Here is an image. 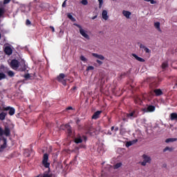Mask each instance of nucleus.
I'll return each instance as SVG.
<instances>
[{
    "mask_svg": "<svg viewBox=\"0 0 177 177\" xmlns=\"http://www.w3.org/2000/svg\"><path fill=\"white\" fill-rule=\"evenodd\" d=\"M49 157L48 156V154L45 153L44 155V158H43V165H44L45 168H49V162H48V160Z\"/></svg>",
    "mask_w": 177,
    "mask_h": 177,
    "instance_id": "nucleus-7",
    "label": "nucleus"
},
{
    "mask_svg": "<svg viewBox=\"0 0 177 177\" xmlns=\"http://www.w3.org/2000/svg\"><path fill=\"white\" fill-rule=\"evenodd\" d=\"M133 56L138 62H145V59H143V58H141L140 57H138V55H136V54H133Z\"/></svg>",
    "mask_w": 177,
    "mask_h": 177,
    "instance_id": "nucleus-19",
    "label": "nucleus"
},
{
    "mask_svg": "<svg viewBox=\"0 0 177 177\" xmlns=\"http://www.w3.org/2000/svg\"><path fill=\"white\" fill-rule=\"evenodd\" d=\"M7 74H8V75H9V77L15 76V73H13V71H7Z\"/></svg>",
    "mask_w": 177,
    "mask_h": 177,
    "instance_id": "nucleus-27",
    "label": "nucleus"
},
{
    "mask_svg": "<svg viewBox=\"0 0 177 177\" xmlns=\"http://www.w3.org/2000/svg\"><path fill=\"white\" fill-rule=\"evenodd\" d=\"M96 62H97L98 64H103V62H102L101 60H99V59H97V60H96Z\"/></svg>",
    "mask_w": 177,
    "mask_h": 177,
    "instance_id": "nucleus-41",
    "label": "nucleus"
},
{
    "mask_svg": "<svg viewBox=\"0 0 177 177\" xmlns=\"http://www.w3.org/2000/svg\"><path fill=\"white\" fill-rule=\"evenodd\" d=\"M50 28H51L53 32H55V28L53 26H50Z\"/></svg>",
    "mask_w": 177,
    "mask_h": 177,
    "instance_id": "nucleus-45",
    "label": "nucleus"
},
{
    "mask_svg": "<svg viewBox=\"0 0 177 177\" xmlns=\"http://www.w3.org/2000/svg\"><path fill=\"white\" fill-rule=\"evenodd\" d=\"M7 145V140L6 138L3 137L0 138V153L1 151H3L5 149H6Z\"/></svg>",
    "mask_w": 177,
    "mask_h": 177,
    "instance_id": "nucleus-3",
    "label": "nucleus"
},
{
    "mask_svg": "<svg viewBox=\"0 0 177 177\" xmlns=\"http://www.w3.org/2000/svg\"><path fill=\"white\" fill-rule=\"evenodd\" d=\"M136 103H139V101L138 100H136Z\"/></svg>",
    "mask_w": 177,
    "mask_h": 177,
    "instance_id": "nucleus-51",
    "label": "nucleus"
},
{
    "mask_svg": "<svg viewBox=\"0 0 177 177\" xmlns=\"http://www.w3.org/2000/svg\"><path fill=\"white\" fill-rule=\"evenodd\" d=\"M154 110H156V108L153 106H149L147 107V109H146V112L147 113H151L153 111H154Z\"/></svg>",
    "mask_w": 177,
    "mask_h": 177,
    "instance_id": "nucleus-18",
    "label": "nucleus"
},
{
    "mask_svg": "<svg viewBox=\"0 0 177 177\" xmlns=\"http://www.w3.org/2000/svg\"><path fill=\"white\" fill-rule=\"evenodd\" d=\"M170 120L171 121H177V113H172L170 114Z\"/></svg>",
    "mask_w": 177,
    "mask_h": 177,
    "instance_id": "nucleus-14",
    "label": "nucleus"
},
{
    "mask_svg": "<svg viewBox=\"0 0 177 177\" xmlns=\"http://www.w3.org/2000/svg\"><path fill=\"white\" fill-rule=\"evenodd\" d=\"M102 17L104 20H109V15L107 10H104L102 12Z\"/></svg>",
    "mask_w": 177,
    "mask_h": 177,
    "instance_id": "nucleus-12",
    "label": "nucleus"
},
{
    "mask_svg": "<svg viewBox=\"0 0 177 177\" xmlns=\"http://www.w3.org/2000/svg\"><path fill=\"white\" fill-rule=\"evenodd\" d=\"M3 135H5V136H9V135H10V129L6 127L3 130L1 127H0V136H3Z\"/></svg>",
    "mask_w": 177,
    "mask_h": 177,
    "instance_id": "nucleus-5",
    "label": "nucleus"
},
{
    "mask_svg": "<svg viewBox=\"0 0 177 177\" xmlns=\"http://www.w3.org/2000/svg\"><path fill=\"white\" fill-rule=\"evenodd\" d=\"M164 153H165V151H174V148L172 147H166L164 149H163Z\"/></svg>",
    "mask_w": 177,
    "mask_h": 177,
    "instance_id": "nucleus-21",
    "label": "nucleus"
},
{
    "mask_svg": "<svg viewBox=\"0 0 177 177\" xmlns=\"http://www.w3.org/2000/svg\"><path fill=\"white\" fill-rule=\"evenodd\" d=\"M66 110H73V107L68 106V107L66 109Z\"/></svg>",
    "mask_w": 177,
    "mask_h": 177,
    "instance_id": "nucleus-47",
    "label": "nucleus"
},
{
    "mask_svg": "<svg viewBox=\"0 0 177 177\" xmlns=\"http://www.w3.org/2000/svg\"><path fill=\"white\" fill-rule=\"evenodd\" d=\"M92 56H93V57H95V59H98L99 60H105V57L104 56L100 55V54H97V53H93Z\"/></svg>",
    "mask_w": 177,
    "mask_h": 177,
    "instance_id": "nucleus-11",
    "label": "nucleus"
},
{
    "mask_svg": "<svg viewBox=\"0 0 177 177\" xmlns=\"http://www.w3.org/2000/svg\"><path fill=\"white\" fill-rule=\"evenodd\" d=\"M176 85H177V84H176Z\"/></svg>",
    "mask_w": 177,
    "mask_h": 177,
    "instance_id": "nucleus-56",
    "label": "nucleus"
},
{
    "mask_svg": "<svg viewBox=\"0 0 177 177\" xmlns=\"http://www.w3.org/2000/svg\"><path fill=\"white\" fill-rule=\"evenodd\" d=\"M39 177H50V175L48 174H44L39 175Z\"/></svg>",
    "mask_w": 177,
    "mask_h": 177,
    "instance_id": "nucleus-36",
    "label": "nucleus"
},
{
    "mask_svg": "<svg viewBox=\"0 0 177 177\" xmlns=\"http://www.w3.org/2000/svg\"><path fill=\"white\" fill-rule=\"evenodd\" d=\"M10 2V0H4V3H9Z\"/></svg>",
    "mask_w": 177,
    "mask_h": 177,
    "instance_id": "nucleus-44",
    "label": "nucleus"
},
{
    "mask_svg": "<svg viewBox=\"0 0 177 177\" xmlns=\"http://www.w3.org/2000/svg\"><path fill=\"white\" fill-rule=\"evenodd\" d=\"M4 52L6 53V55H10L12 53V48L9 46H7L5 48Z\"/></svg>",
    "mask_w": 177,
    "mask_h": 177,
    "instance_id": "nucleus-17",
    "label": "nucleus"
},
{
    "mask_svg": "<svg viewBox=\"0 0 177 177\" xmlns=\"http://www.w3.org/2000/svg\"><path fill=\"white\" fill-rule=\"evenodd\" d=\"M104 1L103 0H98V3H99V8L100 9L103 6V3H104Z\"/></svg>",
    "mask_w": 177,
    "mask_h": 177,
    "instance_id": "nucleus-31",
    "label": "nucleus"
},
{
    "mask_svg": "<svg viewBox=\"0 0 177 177\" xmlns=\"http://www.w3.org/2000/svg\"><path fill=\"white\" fill-rule=\"evenodd\" d=\"M75 143H81L82 142V140L80 138H77L75 139Z\"/></svg>",
    "mask_w": 177,
    "mask_h": 177,
    "instance_id": "nucleus-34",
    "label": "nucleus"
},
{
    "mask_svg": "<svg viewBox=\"0 0 177 177\" xmlns=\"http://www.w3.org/2000/svg\"><path fill=\"white\" fill-rule=\"evenodd\" d=\"M30 24H31V21H30V20L27 19L26 20V26H30Z\"/></svg>",
    "mask_w": 177,
    "mask_h": 177,
    "instance_id": "nucleus-43",
    "label": "nucleus"
},
{
    "mask_svg": "<svg viewBox=\"0 0 177 177\" xmlns=\"http://www.w3.org/2000/svg\"><path fill=\"white\" fill-rule=\"evenodd\" d=\"M112 1H117V0H112Z\"/></svg>",
    "mask_w": 177,
    "mask_h": 177,
    "instance_id": "nucleus-54",
    "label": "nucleus"
},
{
    "mask_svg": "<svg viewBox=\"0 0 177 177\" xmlns=\"http://www.w3.org/2000/svg\"><path fill=\"white\" fill-rule=\"evenodd\" d=\"M122 15H123L124 17L126 19H131V16H132V12L128 10H123L122 12Z\"/></svg>",
    "mask_w": 177,
    "mask_h": 177,
    "instance_id": "nucleus-8",
    "label": "nucleus"
},
{
    "mask_svg": "<svg viewBox=\"0 0 177 177\" xmlns=\"http://www.w3.org/2000/svg\"><path fill=\"white\" fill-rule=\"evenodd\" d=\"M163 167H165V168H166L167 164L163 165Z\"/></svg>",
    "mask_w": 177,
    "mask_h": 177,
    "instance_id": "nucleus-50",
    "label": "nucleus"
},
{
    "mask_svg": "<svg viewBox=\"0 0 177 177\" xmlns=\"http://www.w3.org/2000/svg\"><path fill=\"white\" fill-rule=\"evenodd\" d=\"M66 75H64V73H60L59 75V76L57 77V81H59V82H62V84H63V85H66Z\"/></svg>",
    "mask_w": 177,
    "mask_h": 177,
    "instance_id": "nucleus-6",
    "label": "nucleus"
},
{
    "mask_svg": "<svg viewBox=\"0 0 177 177\" xmlns=\"http://www.w3.org/2000/svg\"><path fill=\"white\" fill-rule=\"evenodd\" d=\"M61 168H63V166H62V165H61Z\"/></svg>",
    "mask_w": 177,
    "mask_h": 177,
    "instance_id": "nucleus-52",
    "label": "nucleus"
},
{
    "mask_svg": "<svg viewBox=\"0 0 177 177\" xmlns=\"http://www.w3.org/2000/svg\"><path fill=\"white\" fill-rule=\"evenodd\" d=\"M140 49H142V52H145V53H151V50H150V49H149V48L146 47L143 44H140Z\"/></svg>",
    "mask_w": 177,
    "mask_h": 177,
    "instance_id": "nucleus-10",
    "label": "nucleus"
},
{
    "mask_svg": "<svg viewBox=\"0 0 177 177\" xmlns=\"http://www.w3.org/2000/svg\"><path fill=\"white\" fill-rule=\"evenodd\" d=\"M65 127L67 129L68 133H71V127H70V124L65 125Z\"/></svg>",
    "mask_w": 177,
    "mask_h": 177,
    "instance_id": "nucleus-30",
    "label": "nucleus"
},
{
    "mask_svg": "<svg viewBox=\"0 0 177 177\" xmlns=\"http://www.w3.org/2000/svg\"><path fill=\"white\" fill-rule=\"evenodd\" d=\"M145 2H150L151 5H154V3H157V2L154 0H144Z\"/></svg>",
    "mask_w": 177,
    "mask_h": 177,
    "instance_id": "nucleus-32",
    "label": "nucleus"
},
{
    "mask_svg": "<svg viewBox=\"0 0 177 177\" xmlns=\"http://www.w3.org/2000/svg\"><path fill=\"white\" fill-rule=\"evenodd\" d=\"M177 138H167L165 140L166 143H174V142H176Z\"/></svg>",
    "mask_w": 177,
    "mask_h": 177,
    "instance_id": "nucleus-16",
    "label": "nucleus"
},
{
    "mask_svg": "<svg viewBox=\"0 0 177 177\" xmlns=\"http://www.w3.org/2000/svg\"><path fill=\"white\" fill-rule=\"evenodd\" d=\"M168 66V64L167 62H165L162 64V68H166V67Z\"/></svg>",
    "mask_w": 177,
    "mask_h": 177,
    "instance_id": "nucleus-38",
    "label": "nucleus"
},
{
    "mask_svg": "<svg viewBox=\"0 0 177 177\" xmlns=\"http://www.w3.org/2000/svg\"><path fill=\"white\" fill-rule=\"evenodd\" d=\"M100 114H102V111H97V112H95L92 116L93 120H97Z\"/></svg>",
    "mask_w": 177,
    "mask_h": 177,
    "instance_id": "nucleus-13",
    "label": "nucleus"
},
{
    "mask_svg": "<svg viewBox=\"0 0 177 177\" xmlns=\"http://www.w3.org/2000/svg\"><path fill=\"white\" fill-rule=\"evenodd\" d=\"M5 13V10L2 8H0V19L3 16V14Z\"/></svg>",
    "mask_w": 177,
    "mask_h": 177,
    "instance_id": "nucleus-29",
    "label": "nucleus"
},
{
    "mask_svg": "<svg viewBox=\"0 0 177 177\" xmlns=\"http://www.w3.org/2000/svg\"><path fill=\"white\" fill-rule=\"evenodd\" d=\"M97 17V15H95V16L93 17L91 19H92V20H95V19H96Z\"/></svg>",
    "mask_w": 177,
    "mask_h": 177,
    "instance_id": "nucleus-46",
    "label": "nucleus"
},
{
    "mask_svg": "<svg viewBox=\"0 0 177 177\" xmlns=\"http://www.w3.org/2000/svg\"><path fill=\"white\" fill-rule=\"evenodd\" d=\"M20 66L21 64L16 59H12L10 62V67L12 68L13 70H17V68L20 67Z\"/></svg>",
    "mask_w": 177,
    "mask_h": 177,
    "instance_id": "nucleus-4",
    "label": "nucleus"
},
{
    "mask_svg": "<svg viewBox=\"0 0 177 177\" xmlns=\"http://www.w3.org/2000/svg\"><path fill=\"white\" fill-rule=\"evenodd\" d=\"M31 77V76L30 75V74H26L25 75V78L26 80H30V78Z\"/></svg>",
    "mask_w": 177,
    "mask_h": 177,
    "instance_id": "nucleus-40",
    "label": "nucleus"
},
{
    "mask_svg": "<svg viewBox=\"0 0 177 177\" xmlns=\"http://www.w3.org/2000/svg\"><path fill=\"white\" fill-rule=\"evenodd\" d=\"M156 96H160V95H162V91H161V90L160 89H156L154 91Z\"/></svg>",
    "mask_w": 177,
    "mask_h": 177,
    "instance_id": "nucleus-22",
    "label": "nucleus"
},
{
    "mask_svg": "<svg viewBox=\"0 0 177 177\" xmlns=\"http://www.w3.org/2000/svg\"><path fill=\"white\" fill-rule=\"evenodd\" d=\"M93 70H95V67H93L92 66H90L87 67V68H86L87 71H92Z\"/></svg>",
    "mask_w": 177,
    "mask_h": 177,
    "instance_id": "nucleus-33",
    "label": "nucleus"
},
{
    "mask_svg": "<svg viewBox=\"0 0 177 177\" xmlns=\"http://www.w3.org/2000/svg\"><path fill=\"white\" fill-rule=\"evenodd\" d=\"M6 117V113H5V112H1V113H0V120H1V121H3V120H5V118Z\"/></svg>",
    "mask_w": 177,
    "mask_h": 177,
    "instance_id": "nucleus-20",
    "label": "nucleus"
},
{
    "mask_svg": "<svg viewBox=\"0 0 177 177\" xmlns=\"http://www.w3.org/2000/svg\"><path fill=\"white\" fill-rule=\"evenodd\" d=\"M67 17H68V19H70V20H71V21H77L75 18H74L73 15H71V14H68Z\"/></svg>",
    "mask_w": 177,
    "mask_h": 177,
    "instance_id": "nucleus-23",
    "label": "nucleus"
},
{
    "mask_svg": "<svg viewBox=\"0 0 177 177\" xmlns=\"http://www.w3.org/2000/svg\"><path fill=\"white\" fill-rule=\"evenodd\" d=\"M86 138L84 137V140H86Z\"/></svg>",
    "mask_w": 177,
    "mask_h": 177,
    "instance_id": "nucleus-53",
    "label": "nucleus"
},
{
    "mask_svg": "<svg viewBox=\"0 0 177 177\" xmlns=\"http://www.w3.org/2000/svg\"><path fill=\"white\" fill-rule=\"evenodd\" d=\"M127 117L129 118H131V120H132V117H136V115L135 114V112L131 113L129 114H127Z\"/></svg>",
    "mask_w": 177,
    "mask_h": 177,
    "instance_id": "nucleus-24",
    "label": "nucleus"
},
{
    "mask_svg": "<svg viewBox=\"0 0 177 177\" xmlns=\"http://www.w3.org/2000/svg\"><path fill=\"white\" fill-rule=\"evenodd\" d=\"M5 78H6V75H5V73H0V81L5 80Z\"/></svg>",
    "mask_w": 177,
    "mask_h": 177,
    "instance_id": "nucleus-26",
    "label": "nucleus"
},
{
    "mask_svg": "<svg viewBox=\"0 0 177 177\" xmlns=\"http://www.w3.org/2000/svg\"><path fill=\"white\" fill-rule=\"evenodd\" d=\"M111 131H114V127H111Z\"/></svg>",
    "mask_w": 177,
    "mask_h": 177,
    "instance_id": "nucleus-49",
    "label": "nucleus"
},
{
    "mask_svg": "<svg viewBox=\"0 0 177 177\" xmlns=\"http://www.w3.org/2000/svg\"><path fill=\"white\" fill-rule=\"evenodd\" d=\"M122 165V163L119 162L115 165L114 168L115 169H118V168H120V167Z\"/></svg>",
    "mask_w": 177,
    "mask_h": 177,
    "instance_id": "nucleus-28",
    "label": "nucleus"
},
{
    "mask_svg": "<svg viewBox=\"0 0 177 177\" xmlns=\"http://www.w3.org/2000/svg\"><path fill=\"white\" fill-rule=\"evenodd\" d=\"M117 131H118V127L115 128V132H117Z\"/></svg>",
    "mask_w": 177,
    "mask_h": 177,
    "instance_id": "nucleus-48",
    "label": "nucleus"
},
{
    "mask_svg": "<svg viewBox=\"0 0 177 177\" xmlns=\"http://www.w3.org/2000/svg\"><path fill=\"white\" fill-rule=\"evenodd\" d=\"M4 110H6V111H9L10 115H13L15 113V108L13 107L7 106L4 108Z\"/></svg>",
    "mask_w": 177,
    "mask_h": 177,
    "instance_id": "nucleus-9",
    "label": "nucleus"
},
{
    "mask_svg": "<svg viewBox=\"0 0 177 177\" xmlns=\"http://www.w3.org/2000/svg\"><path fill=\"white\" fill-rule=\"evenodd\" d=\"M160 22H154V24H153L155 28H156L158 31H159L160 32H161V28L160 27Z\"/></svg>",
    "mask_w": 177,
    "mask_h": 177,
    "instance_id": "nucleus-15",
    "label": "nucleus"
},
{
    "mask_svg": "<svg viewBox=\"0 0 177 177\" xmlns=\"http://www.w3.org/2000/svg\"><path fill=\"white\" fill-rule=\"evenodd\" d=\"M80 59L82 60V62H86V59L85 57H84L83 55H82L80 57Z\"/></svg>",
    "mask_w": 177,
    "mask_h": 177,
    "instance_id": "nucleus-39",
    "label": "nucleus"
},
{
    "mask_svg": "<svg viewBox=\"0 0 177 177\" xmlns=\"http://www.w3.org/2000/svg\"><path fill=\"white\" fill-rule=\"evenodd\" d=\"M0 38H1V34H0Z\"/></svg>",
    "mask_w": 177,
    "mask_h": 177,
    "instance_id": "nucleus-55",
    "label": "nucleus"
},
{
    "mask_svg": "<svg viewBox=\"0 0 177 177\" xmlns=\"http://www.w3.org/2000/svg\"><path fill=\"white\" fill-rule=\"evenodd\" d=\"M21 64H22L21 70H22V71L26 70V64H25L24 61H22V62H21Z\"/></svg>",
    "mask_w": 177,
    "mask_h": 177,
    "instance_id": "nucleus-35",
    "label": "nucleus"
},
{
    "mask_svg": "<svg viewBox=\"0 0 177 177\" xmlns=\"http://www.w3.org/2000/svg\"><path fill=\"white\" fill-rule=\"evenodd\" d=\"M142 157L144 160L140 162V164L142 167H146L147 164H151V157H150L149 155L143 154Z\"/></svg>",
    "mask_w": 177,
    "mask_h": 177,
    "instance_id": "nucleus-2",
    "label": "nucleus"
},
{
    "mask_svg": "<svg viewBox=\"0 0 177 177\" xmlns=\"http://www.w3.org/2000/svg\"><path fill=\"white\" fill-rule=\"evenodd\" d=\"M81 3H82V5L86 6L88 5V0H82Z\"/></svg>",
    "mask_w": 177,
    "mask_h": 177,
    "instance_id": "nucleus-37",
    "label": "nucleus"
},
{
    "mask_svg": "<svg viewBox=\"0 0 177 177\" xmlns=\"http://www.w3.org/2000/svg\"><path fill=\"white\" fill-rule=\"evenodd\" d=\"M135 143V141H129L126 143V147H129L130 146H132Z\"/></svg>",
    "mask_w": 177,
    "mask_h": 177,
    "instance_id": "nucleus-25",
    "label": "nucleus"
},
{
    "mask_svg": "<svg viewBox=\"0 0 177 177\" xmlns=\"http://www.w3.org/2000/svg\"><path fill=\"white\" fill-rule=\"evenodd\" d=\"M67 2V0H65L64 3H62V8H66V3Z\"/></svg>",
    "mask_w": 177,
    "mask_h": 177,
    "instance_id": "nucleus-42",
    "label": "nucleus"
},
{
    "mask_svg": "<svg viewBox=\"0 0 177 177\" xmlns=\"http://www.w3.org/2000/svg\"><path fill=\"white\" fill-rule=\"evenodd\" d=\"M73 26H75L79 28L80 34L83 37V38H85L86 39H91V36H89V34H88V30L84 29L82 26L80 24H73Z\"/></svg>",
    "mask_w": 177,
    "mask_h": 177,
    "instance_id": "nucleus-1",
    "label": "nucleus"
}]
</instances>
